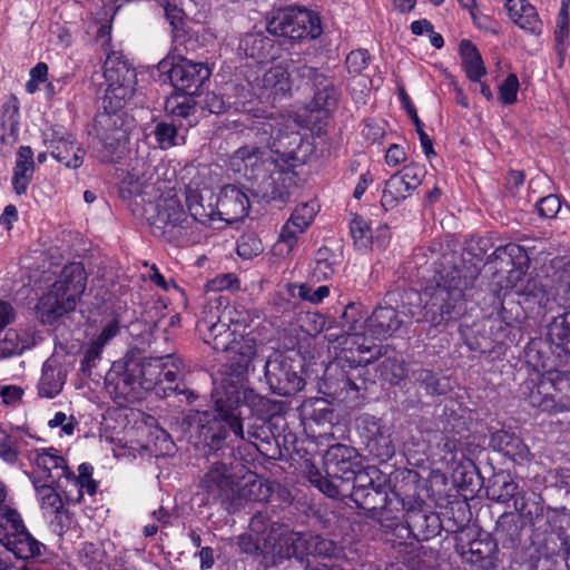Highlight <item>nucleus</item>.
Instances as JSON below:
<instances>
[{"mask_svg":"<svg viewBox=\"0 0 570 570\" xmlns=\"http://www.w3.org/2000/svg\"><path fill=\"white\" fill-rule=\"evenodd\" d=\"M213 397L214 412L195 411L183 419L189 429L195 428L204 448H209L216 454L220 451L224 459H232L234 446L227 442L228 429L237 439L248 442L268 438L266 415L271 407L269 400L227 381L223 383L222 391H215Z\"/></svg>","mask_w":570,"mask_h":570,"instance_id":"1","label":"nucleus"},{"mask_svg":"<svg viewBox=\"0 0 570 570\" xmlns=\"http://www.w3.org/2000/svg\"><path fill=\"white\" fill-rule=\"evenodd\" d=\"M434 266V275L422 291L424 306L403 313L411 317L419 315L417 323H426L430 330L440 333L464 314V292L473 286L480 268L454 252L441 254Z\"/></svg>","mask_w":570,"mask_h":570,"instance_id":"2","label":"nucleus"},{"mask_svg":"<svg viewBox=\"0 0 570 570\" xmlns=\"http://www.w3.org/2000/svg\"><path fill=\"white\" fill-rule=\"evenodd\" d=\"M86 281L87 275L81 263L65 266L59 278L37 304L40 321L43 324H53L58 318L73 311L86 289Z\"/></svg>","mask_w":570,"mask_h":570,"instance_id":"3","label":"nucleus"},{"mask_svg":"<svg viewBox=\"0 0 570 570\" xmlns=\"http://www.w3.org/2000/svg\"><path fill=\"white\" fill-rule=\"evenodd\" d=\"M0 542L17 559L28 560L41 556L45 546L27 530L20 513L4 505L0 507Z\"/></svg>","mask_w":570,"mask_h":570,"instance_id":"4","label":"nucleus"},{"mask_svg":"<svg viewBox=\"0 0 570 570\" xmlns=\"http://www.w3.org/2000/svg\"><path fill=\"white\" fill-rule=\"evenodd\" d=\"M361 464L357 451L348 445H331L324 455L325 475L315 466L308 470V480L325 494L326 483L336 485L340 481H350V476Z\"/></svg>","mask_w":570,"mask_h":570,"instance_id":"5","label":"nucleus"},{"mask_svg":"<svg viewBox=\"0 0 570 570\" xmlns=\"http://www.w3.org/2000/svg\"><path fill=\"white\" fill-rule=\"evenodd\" d=\"M287 121L282 115L256 117L246 128L247 137L255 140L253 145L264 147L266 151L286 155L293 145L301 141L297 131L288 130Z\"/></svg>","mask_w":570,"mask_h":570,"instance_id":"6","label":"nucleus"},{"mask_svg":"<svg viewBox=\"0 0 570 570\" xmlns=\"http://www.w3.org/2000/svg\"><path fill=\"white\" fill-rule=\"evenodd\" d=\"M269 33L292 40L315 39L322 33L321 20L311 10L281 8L268 20Z\"/></svg>","mask_w":570,"mask_h":570,"instance_id":"7","label":"nucleus"},{"mask_svg":"<svg viewBox=\"0 0 570 570\" xmlns=\"http://www.w3.org/2000/svg\"><path fill=\"white\" fill-rule=\"evenodd\" d=\"M138 365L130 353L121 360L114 362L106 375V387L114 401L119 405L135 403L144 397L139 381Z\"/></svg>","mask_w":570,"mask_h":570,"instance_id":"8","label":"nucleus"},{"mask_svg":"<svg viewBox=\"0 0 570 570\" xmlns=\"http://www.w3.org/2000/svg\"><path fill=\"white\" fill-rule=\"evenodd\" d=\"M124 106L117 102L108 104L102 99V111L95 118L94 130L98 142L101 145L104 160H110L118 148L127 139L128 129L122 111Z\"/></svg>","mask_w":570,"mask_h":570,"instance_id":"9","label":"nucleus"},{"mask_svg":"<svg viewBox=\"0 0 570 570\" xmlns=\"http://www.w3.org/2000/svg\"><path fill=\"white\" fill-rule=\"evenodd\" d=\"M206 449V455L212 459V466L200 480L199 488L206 494V503L228 502L235 494L236 481L233 474V460L224 459L223 453L218 454Z\"/></svg>","mask_w":570,"mask_h":570,"instance_id":"10","label":"nucleus"},{"mask_svg":"<svg viewBox=\"0 0 570 570\" xmlns=\"http://www.w3.org/2000/svg\"><path fill=\"white\" fill-rule=\"evenodd\" d=\"M104 76L107 82L104 99L124 106L136 90V70L121 52H111L105 61Z\"/></svg>","mask_w":570,"mask_h":570,"instance_id":"11","label":"nucleus"},{"mask_svg":"<svg viewBox=\"0 0 570 570\" xmlns=\"http://www.w3.org/2000/svg\"><path fill=\"white\" fill-rule=\"evenodd\" d=\"M161 72H167L174 90L198 96L202 86L212 75L207 63L194 62L180 57L178 61L165 58L158 63Z\"/></svg>","mask_w":570,"mask_h":570,"instance_id":"12","label":"nucleus"},{"mask_svg":"<svg viewBox=\"0 0 570 570\" xmlns=\"http://www.w3.org/2000/svg\"><path fill=\"white\" fill-rule=\"evenodd\" d=\"M148 220L151 233L168 242L179 238L183 230L189 227V218L180 200L175 196L159 199L155 206V214Z\"/></svg>","mask_w":570,"mask_h":570,"instance_id":"13","label":"nucleus"},{"mask_svg":"<svg viewBox=\"0 0 570 570\" xmlns=\"http://www.w3.org/2000/svg\"><path fill=\"white\" fill-rule=\"evenodd\" d=\"M384 476L386 475L376 466L368 465L362 468L360 464L356 471L348 478L350 481H340L336 485L326 483L325 494L330 498H351L354 503H365L370 505V503H374V501H377L381 497L372 492L364 493V485L375 484L376 482V487H381Z\"/></svg>","mask_w":570,"mask_h":570,"instance_id":"14","label":"nucleus"},{"mask_svg":"<svg viewBox=\"0 0 570 570\" xmlns=\"http://www.w3.org/2000/svg\"><path fill=\"white\" fill-rule=\"evenodd\" d=\"M265 380L272 392L281 396H293L305 386L294 362L281 353H274L267 358Z\"/></svg>","mask_w":570,"mask_h":570,"instance_id":"15","label":"nucleus"},{"mask_svg":"<svg viewBox=\"0 0 570 570\" xmlns=\"http://www.w3.org/2000/svg\"><path fill=\"white\" fill-rule=\"evenodd\" d=\"M365 451L379 463L387 462L395 454L391 429L382 419L364 414L357 420Z\"/></svg>","mask_w":570,"mask_h":570,"instance_id":"16","label":"nucleus"},{"mask_svg":"<svg viewBox=\"0 0 570 570\" xmlns=\"http://www.w3.org/2000/svg\"><path fill=\"white\" fill-rule=\"evenodd\" d=\"M219 305V302H206L196 327L206 344L217 352H224L233 343V337L237 335V330L232 328L219 316L217 311Z\"/></svg>","mask_w":570,"mask_h":570,"instance_id":"17","label":"nucleus"},{"mask_svg":"<svg viewBox=\"0 0 570 570\" xmlns=\"http://www.w3.org/2000/svg\"><path fill=\"white\" fill-rule=\"evenodd\" d=\"M295 75L307 86H311L314 91L311 101L312 111L328 112L336 107L338 95L333 81L318 69L307 66L306 63L298 65Z\"/></svg>","mask_w":570,"mask_h":570,"instance_id":"18","label":"nucleus"},{"mask_svg":"<svg viewBox=\"0 0 570 570\" xmlns=\"http://www.w3.org/2000/svg\"><path fill=\"white\" fill-rule=\"evenodd\" d=\"M218 222L233 224L243 220L249 212L250 204L244 188L236 185L224 186L216 197Z\"/></svg>","mask_w":570,"mask_h":570,"instance_id":"19","label":"nucleus"},{"mask_svg":"<svg viewBox=\"0 0 570 570\" xmlns=\"http://www.w3.org/2000/svg\"><path fill=\"white\" fill-rule=\"evenodd\" d=\"M256 352L257 343L253 332L235 335L233 343L224 351L227 354L230 373L237 377L245 375L252 367Z\"/></svg>","mask_w":570,"mask_h":570,"instance_id":"20","label":"nucleus"},{"mask_svg":"<svg viewBox=\"0 0 570 570\" xmlns=\"http://www.w3.org/2000/svg\"><path fill=\"white\" fill-rule=\"evenodd\" d=\"M499 289H493V297L498 301V304L502 306L501 292L504 291V295L508 291L513 292L515 295L523 297L525 302L534 301L543 295V286L540 281L523 272L521 268H512L508 272L505 277V284L502 286L500 283Z\"/></svg>","mask_w":570,"mask_h":570,"instance_id":"21","label":"nucleus"},{"mask_svg":"<svg viewBox=\"0 0 570 570\" xmlns=\"http://www.w3.org/2000/svg\"><path fill=\"white\" fill-rule=\"evenodd\" d=\"M263 175L257 187L252 191L253 195L261 197L263 200L285 203L289 198V186L292 181L291 173L285 170L278 164L274 165Z\"/></svg>","mask_w":570,"mask_h":570,"instance_id":"22","label":"nucleus"},{"mask_svg":"<svg viewBox=\"0 0 570 570\" xmlns=\"http://www.w3.org/2000/svg\"><path fill=\"white\" fill-rule=\"evenodd\" d=\"M392 494L395 500L402 505V509L406 511V523L410 531L421 540H428L431 534H434V530H429V522L436 521L435 515H428L425 512L416 508L417 499L414 495L403 494L401 489H393Z\"/></svg>","mask_w":570,"mask_h":570,"instance_id":"23","label":"nucleus"},{"mask_svg":"<svg viewBox=\"0 0 570 570\" xmlns=\"http://www.w3.org/2000/svg\"><path fill=\"white\" fill-rule=\"evenodd\" d=\"M307 533L296 531L281 533L274 547V563L278 564L291 559L304 563L306 561Z\"/></svg>","mask_w":570,"mask_h":570,"instance_id":"24","label":"nucleus"},{"mask_svg":"<svg viewBox=\"0 0 570 570\" xmlns=\"http://www.w3.org/2000/svg\"><path fill=\"white\" fill-rule=\"evenodd\" d=\"M402 323L395 308L379 306L365 321V334L376 340H385L395 333Z\"/></svg>","mask_w":570,"mask_h":570,"instance_id":"25","label":"nucleus"},{"mask_svg":"<svg viewBox=\"0 0 570 570\" xmlns=\"http://www.w3.org/2000/svg\"><path fill=\"white\" fill-rule=\"evenodd\" d=\"M490 446L518 464L529 462L531 458L527 444L509 431L498 430L493 432L490 438Z\"/></svg>","mask_w":570,"mask_h":570,"instance_id":"26","label":"nucleus"},{"mask_svg":"<svg viewBox=\"0 0 570 570\" xmlns=\"http://www.w3.org/2000/svg\"><path fill=\"white\" fill-rule=\"evenodd\" d=\"M257 86L261 89V97L274 100L286 97L292 89L289 72L281 65L271 67L257 78Z\"/></svg>","mask_w":570,"mask_h":570,"instance_id":"27","label":"nucleus"},{"mask_svg":"<svg viewBox=\"0 0 570 570\" xmlns=\"http://www.w3.org/2000/svg\"><path fill=\"white\" fill-rule=\"evenodd\" d=\"M524 521L514 512L502 513L495 524V541L500 542L503 548L515 549L521 544Z\"/></svg>","mask_w":570,"mask_h":570,"instance_id":"28","label":"nucleus"},{"mask_svg":"<svg viewBox=\"0 0 570 570\" xmlns=\"http://www.w3.org/2000/svg\"><path fill=\"white\" fill-rule=\"evenodd\" d=\"M186 205L193 220L203 225H212L218 220L215 195L209 194L205 198L198 190L188 189L186 193Z\"/></svg>","mask_w":570,"mask_h":570,"instance_id":"29","label":"nucleus"},{"mask_svg":"<svg viewBox=\"0 0 570 570\" xmlns=\"http://www.w3.org/2000/svg\"><path fill=\"white\" fill-rule=\"evenodd\" d=\"M194 95L174 90L166 99L165 109L174 119L181 120L179 127H191L196 122V101Z\"/></svg>","mask_w":570,"mask_h":570,"instance_id":"30","label":"nucleus"},{"mask_svg":"<svg viewBox=\"0 0 570 570\" xmlns=\"http://www.w3.org/2000/svg\"><path fill=\"white\" fill-rule=\"evenodd\" d=\"M35 171L33 151L29 146H21L16 155L12 186L17 195L27 193Z\"/></svg>","mask_w":570,"mask_h":570,"instance_id":"31","label":"nucleus"},{"mask_svg":"<svg viewBox=\"0 0 570 570\" xmlns=\"http://www.w3.org/2000/svg\"><path fill=\"white\" fill-rule=\"evenodd\" d=\"M514 509L520 520L535 525L543 517L544 501L541 494L534 491L520 490L513 500Z\"/></svg>","mask_w":570,"mask_h":570,"instance_id":"32","label":"nucleus"},{"mask_svg":"<svg viewBox=\"0 0 570 570\" xmlns=\"http://www.w3.org/2000/svg\"><path fill=\"white\" fill-rule=\"evenodd\" d=\"M550 382L548 375L538 384L533 381L525 382L523 385V394L527 395L528 402L532 407H537L542 412H559L557 404V395L550 393Z\"/></svg>","mask_w":570,"mask_h":570,"instance_id":"33","label":"nucleus"},{"mask_svg":"<svg viewBox=\"0 0 570 570\" xmlns=\"http://www.w3.org/2000/svg\"><path fill=\"white\" fill-rule=\"evenodd\" d=\"M50 155L68 168H78L83 163L85 151L75 141L60 137L46 140Z\"/></svg>","mask_w":570,"mask_h":570,"instance_id":"34","label":"nucleus"},{"mask_svg":"<svg viewBox=\"0 0 570 570\" xmlns=\"http://www.w3.org/2000/svg\"><path fill=\"white\" fill-rule=\"evenodd\" d=\"M233 163H243L245 167H250L253 170L263 169L266 173L268 169L278 164L264 147H258L252 144L239 147L234 151L232 157Z\"/></svg>","mask_w":570,"mask_h":570,"instance_id":"35","label":"nucleus"},{"mask_svg":"<svg viewBox=\"0 0 570 570\" xmlns=\"http://www.w3.org/2000/svg\"><path fill=\"white\" fill-rule=\"evenodd\" d=\"M519 491V484L504 471L494 473L485 487L487 498L499 503H508L514 500Z\"/></svg>","mask_w":570,"mask_h":570,"instance_id":"36","label":"nucleus"},{"mask_svg":"<svg viewBox=\"0 0 570 570\" xmlns=\"http://www.w3.org/2000/svg\"><path fill=\"white\" fill-rule=\"evenodd\" d=\"M400 371L401 373L396 374V376L404 374V370L400 368ZM405 375L412 382L423 386L430 395L445 394L449 387V384L445 381L438 379L433 371L425 368L419 363L410 364L405 370Z\"/></svg>","mask_w":570,"mask_h":570,"instance_id":"37","label":"nucleus"},{"mask_svg":"<svg viewBox=\"0 0 570 570\" xmlns=\"http://www.w3.org/2000/svg\"><path fill=\"white\" fill-rule=\"evenodd\" d=\"M509 17L520 28L530 32H540L541 21L533 6L527 0H505Z\"/></svg>","mask_w":570,"mask_h":570,"instance_id":"38","label":"nucleus"},{"mask_svg":"<svg viewBox=\"0 0 570 570\" xmlns=\"http://www.w3.org/2000/svg\"><path fill=\"white\" fill-rule=\"evenodd\" d=\"M207 302H219L220 305L217 308L219 316L226 322L230 327L237 330V334L245 331V328L249 325L252 321L250 314L240 305H230L228 297L219 294L214 297H209Z\"/></svg>","mask_w":570,"mask_h":570,"instance_id":"39","label":"nucleus"},{"mask_svg":"<svg viewBox=\"0 0 570 570\" xmlns=\"http://www.w3.org/2000/svg\"><path fill=\"white\" fill-rule=\"evenodd\" d=\"M151 179L153 175L146 177L145 173L140 175L136 168H132L131 173H128V175L121 180L119 195L124 199H130L135 196H148V202H150V198L155 197V195H153L154 183Z\"/></svg>","mask_w":570,"mask_h":570,"instance_id":"40","label":"nucleus"},{"mask_svg":"<svg viewBox=\"0 0 570 570\" xmlns=\"http://www.w3.org/2000/svg\"><path fill=\"white\" fill-rule=\"evenodd\" d=\"M66 382V374L53 362L47 361L42 366L41 377L38 384V393L41 397L53 399L61 391Z\"/></svg>","mask_w":570,"mask_h":570,"instance_id":"41","label":"nucleus"},{"mask_svg":"<svg viewBox=\"0 0 570 570\" xmlns=\"http://www.w3.org/2000/svg\"><path fill=\"white\" fill-rule=\"evenodd\" d=\"M132 358L136 360L140 374L139 381L144 394L150 390L159 391V382L163 373V357L145 360L139 353L131 352Z\"/></svg>","mask_w":570,"mask_h":570,"instance_id":"42","label":"nucleus"},{"mask_svg":"<svg viewBox=\"0 0 570 570\" xmlns=\"http://www.w3.org/2000/svg\"><path fill=\"white\" fill-rule=\"evenodd\" d=\"M52 451L56 452L55 449H50L39 453L36 458V464L55 483L60 482L62 478L66 479V475H71V470L66 464V460L57 453H52ZM58 488H61L60 483H58Z\"/></svg>","mask_w":570,"mask_h":570,"instance_id":"43","label":"nucleus"},{"mask_svg":"<svg viewBox=\"0 0 570 570\" xmlns=\"http://www.w3.org/2000/svg\"><path fill=\"white\" fill-rule=\"evenodd\" d=\"M497 543L490 539H478L469 543L468 549L462 550V559L471 564L480 566L485 569L492 563V554L495 551Z\"/></svg>","mask_w":570,"mask_h":570,"instance_id":"44","label":"nucleus"},{"mask_svg":"<svg viewBox=\"0 0 570 570\" xmlns=\"http://www.w3.org/2000/svg\"><path fill=\"white\" fill-rule=\"evenodd\" d=\"M307 547H306V561H309L308 557L313 556L315 558L322 559H338L343 554V550L338 544L331 540L322 537L321 534H315L312 532L307 533Z\"/></svg>","mask_w":570,"mask_h":570,"instance_id":"45","label":"nucleus"},{"mask_svg":"<svg viewBox=\"0 0 570 570\" xmlns=\"http://www.w3.org/2000/svg\"><path fill=\"white\" fill-rule=\"evenodd\" d=\"M460 53L468 78L472 81H480L487 70L476 47L469 40H462L460 43Z\"/></svg>","mask_w":570,"mask_h":570,"instance_id":"46","label":"nucleus"},{"mask_svg":"<svg viewBox=\"0 0 570 570\" xmlns=\"http://www.w3.org/2000/svg\"><path fill=\"white\" fill-rule=\"evenodd\" d=\"M412 189L399 173L392 175L385 183L381 204L385 209L394 208L401 200L410 196Z\"/></svg>","mask_w":570,"mask_h":570,"instance_id":"47","label":"nucleus"},{"mask_svg":"<svg viewBox=\"0 0 570 570\" xmlns=\"http://www.w3.org/2000/svg\"><path fill=\"white\" fill-rule=\"evenodd\" d=\"M551 389L557 392L559 411L570 410V372L559 370L547 373Z\"/></svg>","mask_w":570,"mask_h":570,"instance_id":"48","label":"nucleus"},{"mask_svg":"<svg viewBox=\"0 0 570 570\" xmlns=\"http://www.w3.org/2000/svg\"><path fill=\"white\" fill-rule=\"evenodd\" d=\"M514 258H527L522 247L515 244L499 246L491 255L488 256L487 264H498L499 269L510 266L514 267Z\"/></svg>","mask_w":570,"mask_h":570,"instance_id":"49","label":"nucleus"},{"mask_svg":"<svg viewBox=\"0 0 570 570\" xmlns=\"http://www.w3.org/2000/svg\"><path fill=\"white\" fill-rule=\"evenodd\" d=\"M400 97H401V101H402L404 108L406 109L407 114L410 115V117L415 126L416 132L420 137L422 148L424 150V154L429 158L431 156H434L435 151L433 149V142H432L431 138L429 137V135L423 130V122L420 120V118L416 114V109L412 105V102H411L409 96L406 95V92L404 91V89H401Z\"/></svg>","mask_w":570,"mask_h":570,"instance_id":"50","label":"nucleus"},{"mask_svg":"<svg viewBox=\"0 0 570 570\" xmlns=\"http://www.w3.org/2000/svg\"><path fill=\"white\" fill-rule=\"evenodd\" d=\"M334 254L327 247L320 248L311 272L312 277L317 282L327 279L334 274Z\"/></svg>","mask_w":570,"mask_h":570,"instance_id":"51","label":"nucleus"},{"mask_svg":"<svg viewBox=\"0 0 570 570\" xmlns=\"http://www.w3.org/2000/svg\"><path fill=\"white\" fill-rule=\"evenodd\" d=\"M570 312L556 316L548 325V336L557 345H561L570 340Z\"/></svg>","mask_w":570,"mask_h":570,"instance_id":"52","label":"nucleus"},{"mask_svg":"<svg viewBox=\"0 0 570 570\" xmlns=\"http://www.w3.org/2000/svg\"><path fill=\"white\" fill-rule=\"evenodd\" d=\"M389 484L386 476H384V481L382 482L381 487H376L375 484H366L364 485V493L372 492L376 493V495L381 497L377 501L375 500L374 503H370V505H366L365 503H355L360 509L366 510V511H376V510H383L387 509L389 505L393 504V501L395 498L391 493V497L389 495Z\"/></svg>","mask_w":570,"mask_h":570,"instance_id":"53","label":"nucleus"},{"mask_svg":"<svg viewBox=\"0 0 570 570\" xmlns=\"http://www.w3.org/2000/svg\"><path fill=\"white\" fill-rule=\"evenodd\" d=\"M554 284L559 301L570 308V261L556 269Z\"/></svg>","mask_w":570,"mask_h":570,"instance_id":"54","label":"nucleus"},{"mask_svg":"<svg viewBox=\"0 0 570 570\" xmlns=\"http://www.w3.org/2000/svg\"><path fill=\"white\" fill-rule=\"evenodd\" d=\"M263 250L262 240L254 233L242 235L237 242V254L245 259H252Z\"/></svg>","mask_w":570,"mask_h":570,"instance_id":"55","label":"nucleus"},{"mask_svg":"<svg viewBox=\"0 0 570 570\" xmlns=\"http://www.w3.org/2000/svg\"><path fill=\"white\" fill-rule=\"evenodd\" d=\"M29 347L26 335L22 336L16 330H9L1 342L0 351L3 355L21 354Z\"/></svg>","mask_w":570,"mask_h":570,"instance_id":"56","label":"nucleus"},{"mask_svg":"<svg viewBox=\"0 0 570 570\" xmlns=\"http://www.w3.org/2000/svg\"><path fill=\"white\" fill-rule=\"evenodd\" d=\"M178 127L175 124H168L165 121L158 122L155 126V137L161 149H168L176 146L178 138Z\"/></svg>","mask_w":570,"mask_h":570,"instance_id":"57","label":"nucleus"},{"mask_svg":"<svg viewBox=\"0 0 570 570\" xmlns=\"http://www.w3.org/2000/svg\"><path fill=\"white\" fill-rule=\"evenodd\" d=\"M463 336L466 346L471 351L490 353L493 350V341L484 334L469 330L463 333Z\"/></svg>","mask_w":570,"mask_h":570,"instance_id":"58","label":"nucleus"},{"mask_svg":"<svg viewBox=\"0 0 570 570\" xmlns=\"http://www.w3.org/2000/svg\"><path fill=\"white\" fill-rule=\"evenodd\" d=\"M351 235L358 247H367L372 239V232L367 223L360 216L351 222Z\"/></svg>","mask_w":570,"mask_h":570,"instance_id":"59","label":"nucleus"},{"mask_svg":"<svg viewBox=\"0 0 570 570\" xmlns=\"http://www.w3.org/2000/svg\"><path fill=\"white\" fill-rule=\"evenodd\" d=\"M315 215L316 206L314 203H302L296 206L291 219L294 222V225L305 230L313 222Z\"/></svg>","mask_w":570,"mask_h":570,"instance_id":"60","label":"nucleus"},{"mask_svg":"<svg viewBox=\"0 0 570 570\" xmlns=\"http://www.w3.org/2000/svg\"><path fill=\"white\" fill-rule=\"evenodd\" d=\"M519 90V80L514 73H510L499 87V98L505 105H511L517 100Z\"/></svg>","mask_w":570,"mask_h":570,"instance_id":"61","label":"nucleus"},{"mask_svg":"<svg viewBox=\"0 0 570 570\" xmlns=\"http://www.w3.org/2000/svg\"><path fill=\"white\" fill-rule=\"evenodd\" d=\"M370 59L366 49H357L347 55L345 63L350 72L361 73L368 66Z\"/></svg>","mask_w":570,"mask_h":570,"instance_id":"62","label":"nucleus"},{"mask_svg":"<svg viewBox=\"0 0 570 570\" xmlns=\"http://www.w3.org/2000/svg\"><path fill=\"white\" fill-rule=\"evenodd\" d=\"M163 8L166 19L175 29L183 26L184 11L178 7L176 0H155Z\"/></svg>","mask_w":570,"mask_h":570,"instance_id":"63","label":"nucleus"},{"mask_svg":"<svg viewBox=\"0 0 570 570\" xmlns=\"http://www.w3.org/2000/svg\"><path fill=\"white\" fill-rule=\"evenodd\" d=\"M561 209V200L557 195H548L537 203V210L541 217L553 218Z\"/></svg>","mask_w":570,"mask_h":570,"instance_id":"64","label":"nucleus"}]
</instances>
